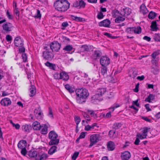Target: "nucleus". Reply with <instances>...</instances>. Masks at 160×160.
<instances>
[{"label": "nucleus", "instance_id": "9", "mask_svg": "<svg viewBox=\"0 0 160 160\" xmlns=\"http://www.w3.org/2000/svg\"><path fill=\"white\" fill-rule=\"evenodd\" d=\"M14 44L16 47H21L23 46V41L20 36L16 37L14 39Z\"/></svg>", "mask_w": 160, "mask_h": 160}, {"label": "nucleus", "instance_id": "28", "mask_svg": "<svg viewBox=\"0 0 160 160\" xmlns=\"http://www.w3.org/2000/svg\"><path fill=\"white\" fill-rule=\"evenodd\" d=\"M57 147L55 145L52 146L48 151V153L50 155H52L57 151Z\"/></svg>", "mask_w": 160, "mask_h": 160}, {"label": "nucleus", "instance_id": "1", "mask_svg": "<svg viewBox=\"0 0 160 160\" xmlns=\"http://www.w3.org/2000/svg\"><path fill=\"white\" fill-rule=\"evenodd\" d=\"M70 3L66 0H57L54 3L56 9L61 12H65L69 8Z\"/></svg>", "mask_w": 160, "mask_h": 160}, {"label": "nucleus", "instance_id": "30", "mask_svg": "<svg viewBox=\"0 0 160 160\" xmlns=\"http://www.w3.org/2000/svg\"><path fill=\"white\" fill-rule=\"evenodd\" d=\"M65 88L70 93L73 92L75 89L70 86L68 84H67L65 86Z\"/></svg>", "mask_w": 160, "mask_h": 160}, {"label": "nucleus", "instance_id": "64", "mask_svg": "<svg viewBox=\"0 0 160 160\" xmlns=\"http://www.w3.org/2000/svg\"><path fill=\"white\" fill-rule=\"evenodd\" d=\"M85 133L84 132H82L80 135H79V138L80 139L83 138H85Z\"/></svg>", "mask_w": 160, "mask_h": 160}, {"label": "nucleus", "instance_id": "26", "mask_svg": "<svg viewBox=\"0 0 160 160\" xmlns=\"http://www.w3.org/2000/svg\"><path fill=\"white\" fill-rule=\"evenodd\" d=\"M131 72L132 74H130L129 75V76L130 77L134 78L137 75L138 71L136 68H132Z\"/></svg>", "mask_w": 160, "mask_h": 160}, {"label": "nucleus", "instance_id": "21", "mask_svg": "<svg viewBox=\"0 0 160 160\" xmlns=\"http://www.w3.org/2000/svg\"><path fill=\"white\" fill-rule=\"evenodd\" d=\"M34 113L36 117L38 118H40L42 117V113L40 109H39V108L38 109H35L34 110Z\"/></svg>", "mask_w": 160, "mask_h": 160}, {"label": "nucleus", "instance_id": "41", "mask_svg": "<svg viewBox=\"0 0 160 160\" xmlns=\"http://www.w3.org/2000/svg\"><path fill=\"white\" fill-rule=\"evenodd\" d=\"M101 68V72L103 75H105L107 73V68L106 66H103Z\"/></svg>", "mask_w": 160, "mask_h": 160}, {"label": "nucleus", "instance_id": "12", "mask_svg": "<svg viewBox=\"0 0 160 160\" xmlns=\"http://www.w3.org/2000/svg\"><path fill=\"white\" fill-rule=\"evenodd\" d=\"M1 103L2 105L8 106L11 104V101L9 98H6L2 100Z\"/></svg>", "mask_w": 160, "mask_h": 160}, {"label": "nucleus", "instance_id": "37", "mask_svg": "<svg viewBox=\"0 0 160 160\" xmlns=\"http://www.w3.org/2000/svg\"><path fill=\"white\" fill-rule=\"evenodd\" d=\"M137 136L140 139H142L146 138L147 136V134H144L142 133L141 134L138 133L137 135Z\"/></svg>", "mask_w": 160, "mask_h": 160}, {"label": "nucleus", "instance_id": "54", "mask_svg": "<svg viewBox=\"0 0 160 160\" xmlns=\"http://www.w3.org/2000/svg\"><path fill=\"white\" fill-rule=\"evenodd\" d=\"M34 17L37 18H41V15L40 13V11L39 10H37V15H35Z\"/></svg>", "mask_w": 160, "mask_h": 160}, {"label": "nucleus", "instance_id": "18", "mask_svg": "<svg viewBox=\"0 0 160 160\" xmlns=\"http://www.w3.org/2000/svg\"><path fill=\"white\" fill-rule=\"evenodd\" d=\"M150 27L151 31H157L158 28L157 27V23L156 21H153L152 22Z\"/></svg>", "mask_w": 160, "mask_h": 160}, {"label": "nucleus", "instance_id": "53", "mask_svg": "<svg viewBox=\"0 0 160 160\" xmlns=\"http://www.w3.org/2000/svg\"><path fill=\"white\" fill-rule=\"evenodd\" d=\"M94 128L93 127V126L87 125L86 126L84 129L86 131H89L91 129H93Z\"/></svg>", "mask_w": 160, "mask_h": 160}, {"label": "nucleus", "instance_id": "25", "mask_svg": "<svg viewBox=\"0 0 160 160\" xmlns=\"http://www.w3.org/2000/svg\"><path fill=\"white\" fill-rule=\"evenodd\" d=\"M48 126L46 124L41 126V132L43 134H46L48 132Z\"/></svg>", "mask_w": 160, "mask_h": 160}, {"label": "nucleus", "instance_id": "22", "mask_svg": "<svg viewBox=\"0 0 160 160\" xmlns=\"http://www.w3.org/2000/svg\"><path fill=\"white\" fill-rule=\"evenodd\" d=\"M22 128L23 131L27 133H28L30 132V130L32 129V127L29 124H26L23 125Z\"/></svg>", "mask_w": 160, "mask_h": 160}, {"label": "nucleus", "instance_id": "27", "mask_svg": "<svg viewBox=\"0 0 160 160\" xmlns=\"http://www.w3.org/2000/svg\"><path fill=\"white\" fill-rule=\"evenodd\" d=\"M30 91L31 94L29 95L31 97L33 96L36 92V88L35 86L32 85L31 86V88H30Z\"/></svg>", "mask_w": 160, "mask_h": 160}, {"label": "nucleus", "instance_id": "38", "mask_svg": "<svg viewBox=\"0 0 160 160\" xmlns=\"http://www.w3.org/2000/svg\"><path fill=\"white\" fill-rule=\"evenodd\" d=\"M135 27L128 28L126 29V31L128 33H132L134 32V31H135Z\"/></svg>", "mask_w": 160, "mask_h": 160}, {"label": "nucleus", "instance_id": "33", "mask_svg": "<svg viewBox=\"0 0 160 160\" xmlns=\"http://www.w3.org/2000/svg\"><path fill=\"white\" fill-rule=\"evenodd\" d=\"M156 13L152 11H151L148 16V17L149 19H153L156 16Z\"/></svg>", "mask_w": 160, "mask_h": 160}, {"label": "nucleus", "instance_id": "43", "mask_svg": "<svg viewBox=\"0 0 160 160\" xmlns=\"http://www.w3.org/2000/svg\"><path fill=\"white\" fill-rule=\"evenodd\" d=\"M74 119L75 122L77 124L76 128H77L78 127V124L81 121L80 118L79 117L75 116L74 118Z\"/></svg>", "mask_w": 160, "mask_h": 160}, {"label": "nucleus", "instance_id": "48", "mask_svg": "<svg viewBox=\"0 0 160 160\" xmlns=\"http://www.w3.org/2000/svg\"><path fill=\"white\" fill-rule=\"evenodd\" d=\"M79 6L80 8H84L85 6V3L83 0L79 1Z\"/></svg>", "mask_w": 160, "mask_h": 160}, {"label": "nucleus", "instance_id": "5", "mask_svg": "<svg viewBox=\"0 0 160 160\" xmlns=\"http://www.w3.org/2000/svg\"><path fill=\"white\" fill-rule=\"evenodd\" d=\"M48 47H49L50 50H52V52H58L60 49L61 45L58 41H54L52 42Z\"/></svg>", "mask_w": 160, "mask_h": 160}, {"label": "nucleus", "instance_id": "46", "mask_svg": "<svg viewBox=\"0 0 160 160\" xmlns=\"http://www.w3.org/2000/svg\"><path fill=\"white\" fill-rule=\"evenodd\" d=\"M116 130L114 129L110 130L108 133L109 136L111 138L113 137V135L115 133Z\"/></svg>", "mask_w": 160, "mask_h": 160}, {"label": "nucleus", "instance_id": "15", "mask_svg": "<svg viewBox=\"0 0 160 160\" xmlns=\"http://www.w3.org/2000/svg\"><path fill=\"white\" fill-rule=\"evenodd\" d=\"M27 144V143L26 141L21 140L18 143V148L20 149L25 148L26 147Z\"/></svg>", "mask_w": 160, "mask_h": 160}, {"label": "nucleus", "instance_id": "20", "mask_svg": "<svg viewBox=\"0 0 160 160\" xmlns=\"http://www.w3.org/2000/svg\"><path fill=\"white\" fill-rule=\"evenodd\" d=\"M107 148L109 151H112L115 148L114 143L112 141L109 142L107 144Z\"/></svg>", "mask_w": 160, "mask_h": 160}, {"label": "nucleus", "instance_id": "8", "mask_svg": "<svg viewBox=\"0 0 160 160\" xmlns=\"http://www.w3.org/2000/svg\"><path fill=\"white\" fill-rule=\"evenodd\" d=\"M100 62L102 66H106L110 63L109 58L106 56H102L100 59Z\"/></svg>", "mask_w": 160, "mask_h": 160}, {"label": "nucleus", "instance_id": "3", "mask_svg": "<svg viewBox=\"0 0 160 160\" xmlns=\"http://www.w3.org/2000/svg\"><path fill=\"white\" fill-rule=\"evenodd\" d=\"M77 96H79L82 99H85L89 96V94L87 89L85 88L78 89L75 90Z\"/></svg>", "mask_w": 160, "mask_h": 160}, {"label": "nucleus", "instance_id": "23", "mask_svg": "<svg viewBox=\"0 0 160 160\" xmlns=\"http://www.w3.org/2000/svg\"><path fill=\"white\" fill-rule=\"evenodd\" d=\"M155 99V96L152 94L150 93L148 97L145 99V101L148 102H152L151 101H154Z\"/></svg>", "mask_w": 160, "mask_h": 160}, {"label": "nucleus", "instance_id": "32", "mask_svg": "<svg viewBox=\"0 0 160 160\" xmlns=\"http://www.w3.org/2000/svg\"><path fill=\"white\" fill-rule=\"evenodd\" d=\"M70 17L72 19L77 22L82 21L83 19V18H82L79 17L72 15H70Z\"/></svg>", "mask_w": 160, "mask_h": 160}, {"label": "nucleus", "instance_id": "44", "mask_svg": "<svg viewBox=\"0 0 160 160\" xmlns=\"http://www.w3.org/2000/svg\"><path fill=\"white\" fill-rule=\"evenodd\" d=\"M135 31H134V33L138 34L140 33L141 32L142 29L140 26H138L137 28L135 27Z\"/></svg>", "mask_w": 160, "mask_h": 160}, {"label": "nucleus", "instance_id": "52", "mask_svg": "<svg viewBox=\"0 0 160 160\" xmlns=\"http://www.w3.org/2000/svg\"><path fill=\"white\" fill-rule=\"evenodd\" d=\"M22 58L24 62H26L27 60V56L26 53H22Z\"/></svg>", "mask_w": 160, "mask_h": 160}, {"label": "nucleus", "instance_id": "11", "mask_svg": "<svg viewBox=\"0 0 160 160\" xmlns=\"http://www.w3.org/2000/svg\"><path fill=\"white\" fill-rule=\"evenodd\" d=\"M111 22L108 19L104 20L99 23V25L100 27H109Z\"/></svg>", "mask_w": 160, "mask_h": 160}, {"label": "nucleus", "instance_id": "39", "mask_svg": "<svg viewBox=\"0 0 160 160\" xmlns=\"http://www.w3.org/2000/svg\"><path fill=\"white\" fill-rule=\"evenodd\" d=\"M122 126V124L119 123H114L112 127L113 129L116 130Z\"/></svg>", "mask_w": 160, "mask_h": 160}, {"label": "nucleus", "instance_id": "49", "mask_svg": "<svg viewBox=\"0 0 160 160\" xmlns=\"http://www.w3.org/2000/svg\"><path fill=\"white\" fill-rule=\"evenodd\" d=\"M61 73H55L54 74V77L56 79H61Z\"/></svg>", "mask_w": 160, "mask_h": 160}, {"label": "nucleus", "instance_id": "47", "mask_svg": "<svg viewBox=\"0 0 160 160\" xmlns=\"http://www.w3.org/2000/svg\"><path fill=\"white\" fill-rule=\"evenodd\" d=\"M159 53V50H158L157 51H155L152 54L151 56L153 59H155L156 56L158 55Z\"/></svg>", "mask_w": 160, "mask_h": 160}, {"label": "nucleus", "instance_id": "24", "mask_svg": "<svg viewBox=\"0 0 160 160\" xmlns=\"http://www.w3.org/2000/svg\"><path fill=\"white\" fill-rule=\"evenodd\" d=\"M61 79L65 81H67L69 78V77L68 74L65 72H61Z\"/></svg>", "mask_w": 160, "mask_h": 160}, {"label": "nucleus", "instance_id": "2", "mask_svg": "<svg viewBox=\"0 0 160 160\" xmlns=\"http://www.w3.org/2000/svg\"><path fill=\"white\" fill-rule=\"evenodd\" d=\"M58 135L54 131H51L48 134V138L50 139L49 142V145H57L59 142V139H57Z\"/></svg>", "mask_w": 160, "mask_h": 160}, {"label": "nucleus", "instance_id": "36", "mask_svg": "<svg viewBox=\"0 0 160 160\" xmlns=\"http://www.w3.org/2000/svg\"><path fill=\"white\" fill-rule=\"evenodd\" d=\"M73 49V48L72 45H70L66 46L63 48V50L66 51H70Z\"/></svg>", "mask_w": 160, "mask_h": 160}, {"label": "nucleus", "instance_id": "56", "mask_svg": "<svg viewBox=\"0 0 160 160\" xmlns=\"http://www.w3.org/2000/svg\"><path fill=\"white\" fill-rule=\"evenodd\" d=\"M104 15H103V14L101 12H100L98 14L97 18L98 19H102Z\"/></svg>", "mask_w": 160, "mask_h": 160}, {"label": "nucleus", "instance_id": "61", "mask_svg": "<svg viewBox=\"0 0 160 160\" xmlns=\"http://www.w3.org/2000/svg\"><path fill=\"white\" fill-rule=\"evenodd\" d=\"M6 40L8 42L11 41L12 39V37L9 35H8L6 36Z\"/></svg>", "mask_w": 160, "mask_h": 160}, {"label": "nucleus", "instance_id": "55", "mask_svg": "<svg viewBox=\"0 0 160 160\" xmlns=\"http://www.w3.org/2000/svg\"><path fill=\"white\" fill-rule=\"evenodd\" d=\"M21 149V154L23 156H25L27 153V151L26 148Z\"/></svg>", "mask_w": 160, "mask_h": 160}, {"label": "nucleus", "instance_id": "7", "mask_svg": "<svg viewBox=\"0 0 160 160\" xmlns=\"http://www.w3.org/2000/svg\"><path fill=\"white\" fill-rule=\"evenodd\" d=\"M131 9L128 7H124L122 8L120 14L122 16L125 17L126 16L129 15L131 13Z\"/></svg>", "mask_w": 160, "mask_h": 160}, {"label": "nucleus", "instance_id": "31", "mask_svg": "<svg viewBox=\"0 0 160 160\" xmlns=\"http://www.w3.org/2000/svg\"><path fill=\"white\" fill-rule=\"evenodd\" d=\"M125 20V18H124V17H121L119 16L115 19V22L116 23H119Z\"/></svg>", "mask_w": 160, "mask_h": 160}, {"label": "nucleus", "instance_id": "19", "mask_svg": "<svg viewBox=\"0 0 160 160\" xmlns=\"http://www.w3.org/2000/svg\"><path fill=\"white\" fill-rule=\"evenodd\" d=\"M140 12L144 15L148 12V10L147 8L145 5L142 4L140 7Z\"/></svg>", "mask_w": 160, "mask_h": 160}, {"label": "nucleus", "instance_id": "4", "mask_svg": "<svg viewBox=\"0 0 160 160\" xmlns=\"http://www.w3.org/2000/svg\"><path fill=\"white\" fill-rule=\"evenodd\" d=\"M45 51L43 53V57L44 59L48 60H52L54 57V55L51 52L49 47H45L44 48Z\"/></svg>", "mask_w": 160, "mask_h": 160}, {"label": "nucleus", "instance_id": "59", "mask_svg": "<svg viewBox=\"0 0 160 160\" xmlns=\"http://www.w3.org/2000/svg\"><path fill=\"white\" fill-rule=\"evenodd\" d=\"M49 112L48 114V115L50 116L52 118H53V115L52 114V108L51 107H49Z\"/></svg>", "mask_w": 160, "mask_h": 160}, {"label": "nucleus", "instance_id": "16", "mask_svg": "<svg viewBox=\"0 0 160 160\" xmlns=\"http://www.w3.org/2000/svg\"><path fill=\"white\" fill-rule=\"evenodd\" d=\"M12 27V24L10 23H5L2 26L3 29L5 31L8 32L11 31V28Z\"/></svg>", "mask_w": 160, "mask_h": 160}, {"label": "nucleus", "instance_id": "57", "mask_svg": "<svg viewBox=\"0 0 160 160\" xmlns=\"http://www.w3.org/2000/svg\"><path fill=\"white\" fill-rule=\"evenodd\" d=\"M150 129V128H148V127H145L142 131V133L146 134V133L148 132V130Z\"/></svg>", "mask_w": 160, "mask_h": 160}, {"label": "nucleus", "instance_id": "29", "mask_svg": "<svg viewBox=\"0 0 160 160\" xmlns=\"http://www.w3.org/2000/svg\"><path fill=\"white\" fill-rule=\"evenodd\" d=\"M28 155L31 158H37L38 156V153L36 151H30L28 152Z\"/></svg>", "mask_w": 160, "mask_h": 160}, {"label": "nucleus", "instance_id": "34", "mask_svg": "<svg viewBox=\"0 0 160 160\" xmlns=\"http://www.w3.org/2000/svg\"><path fill=\"white\" fill-rule=\"evenodd\" d=\"M119 12L117 10L115 9L112 12V15L113 18H116L117 17L119 16Z\"/></svg>", "mask_w": 160, "mask_h": 160}, {"label": "nucleus", "instance_id": "50", "mask_svg": "<svg viewBox=\"0 0 160 160\" xmlns=\"http://www.w3.org/2000/svg\"><path fill=\"white\" fill-rule=\"evenodd\" d=\"M79 154V152H74L73 155L72 156V159L73 160H75L78 157V155Z\"/></svg>", "mask_w": 160, "mask_h": 160}, {"label": "nucleus", "instance_id": "35", "mask_svg": "<svg viewBox=\"0 0 160 160\" xmlns=\"http://www.w3.org/2000/svg\"><path fill=\"white\" fill-rule=\"evenodd\" d=\"M45 65L51 69L53 70H54L55 69V65L49 62H47L45 63Z\"/></svg>", "mask_w": 160, "mask_h": 160}, {"label": "nucleus", "instance_id": "14", "mask_svg": "<svg viewBox=\"0 0 160 160\" xmlns=\"http://www.w3.org/2000/svg\"><path fill=\"white\" fill-rule=\"evenodd\" d=\"M48 157V155L46 153H44L41 154H38L36 158V160H46Z\"/></svg>", "mask_w": 160, "mask_h": 160}, {"label": "nucleus", "instance_id": "42", "mask_svg": "<svg viewBox=\"0 0 160 160\" xmlns=\"http://www.w3.org/2000/svg\"><path fill=\"white\" fill-rule=\"evenodd\" d=\"M154 40L157 42H160V36L159 34L156 33L153 36Z\"/></svg>", "mask_w": 160, "mask_h": 160}, {"label": "nucleus", "instance_id": "45", "mask_svg": "<svg viewBox=\"0 0 160 160\" xmlns=\"http://www.w3.org/2000/svg\"><path fill=\"white\" fill-rule=\"evenodd\" d=\"M81 49L83 51H88L89 50L88 46L86 45H82L81 47Z\"/></svg>", "mask_w": 160, "mask_h": 160}, {"label": "nucleus", "instance_id": "62", "mask_svg": "<svg viewBox=\"0 0 160 160\" xmlns=\"http://www.w3.org/2000/svg\"><path fill=\"white\" fill-rule=\"evenodd\" d=\"M138 100H137L136 101H133L132 102V104L135 105L136 106L138 107H140L139 104L138 103Z\"/></svg>", "mask_w": 160, "mask_h": 160}, {"label": "nucleus", "instance_id": "17", "mask_svg": "<svg viewBox=\"0 0 160 160\" xmlns=\"http://www.w3.org/2000/svg\"><path fill=\"white\" fill-rule=\"evenodd\" d=\"M32 127L33 129L36 130H40L41 129V125L40 123L38 121L33 122L32 124Z\"/></svg>", "mask_w": 160, "mask_h": 160}, {"label": "nucleus", "instance_id": "60", "mask_svg": "<svg viewBox=\"0 0 160 160\" xmlns=\"http://www.w3.org/2000/svg\"><path fill=\"white\" fill-rule=\"evenodd\" d=\"M139 83H138L136 85L135 88L134 89V91L135 92H138V88L139 87Z\"/></svg>", "mask_w": 160, "mask_h": 160}, {"label": "nucleus", "instance_id": "10", "mask_svg": "<svg viewBox=\"0 0 160 160\" xmlns=\"http://www.w3.org/2000/svg\"><path fill=\"white\" fill-rule=\"evenodd\" d=\"M106 92V88H98L96 91V94L93 96V98L96 99V97L97 96H98L99 97L102 96Z\"/></svg>", "mask_w": 160, "mask_h": 160}, {"label": "nucleus", "instance_id": "51", "mask_svg": "<svg viewBox=\"0 0 160 160\" xmlns=\"http://www.w3.org/2000/svg\"><path fill=\"white\" fill-rule=\"evenodd\" d=\"M101 52L99 50L94 51L95 56L97 57H100L101 55Z\"/></svg>", "mask_w": 160, "mask_h": 160}, {"label": "nucleus", "instance_id": "63", "mask_svg": "<svg viewBox=\"0 0 160 160\" xmlns=\"http://www.w3.org/2000/svg\"><path fill=\"white\" fill-rule=\"evenodd\" d=\"M73 6L74 7L77 8L79 6V2L76 1L73 4Z\"/></svg>", "mask_w": 160, "mask_h": 160}, {"label": "nucleus", "instance_id": "58", "mask_svg": "<svg viewBox=\"0 0 160 160\" xmlns=\"http://www.w3.org/2000/svg\"><path fill=\"white\" fill-rule=\"evenodd\" d=\"M142 118L143 120H144L145 121H146L147 122H152V120L151 119H149L147 117H142Z\"/></svg>", "mask_w": 160, "mask_h": 160}, {"label": "nucleus", "instance_id": "40", "mask_svg": "<svg viewBox=\"0 0 160 160\" xmlns=\"http://www.w3.org/2000/svg\"><path fill=\"white\" fill-rule=\"evenodd\" d=\"M77 102L80 104H82L83 102H85V99H82L81 97L79 96H77L76 98Z\"/></svg>", "mask_w": 160, "mask_h": 160}, {"label": "nucleus", "instance_id": "13", "mask_svg": "<svg viewBox=\"0 0 160 160\" xmlns=\"http://www.w3.org/2000/svg\"><path fill=\"white\" fill-rule=\"evenodd\" d=\"M131 157V154L128 151H126L121 154V157L122 160H128Z\"/></svg>", "mask_w": 160, "mask_h": 160}, {"label": "nucleus", "instance_id": "6", "mask_svg": "<svg viewBox=\"0 0 160 160\" xmlns=\"http://www.w3.org/2000/svg\"><path fill=\"white\" fill-rule=\"evenodd\" d=\"M99 135L98 134L92 135L90 137V143L89 147L91 148L99 141Z\"/></svg>", "mask_w": 160, "mask_h": 160}]
</instances>
